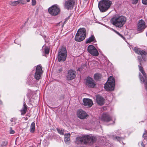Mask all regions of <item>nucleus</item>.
Segmentation results:
<instances>
[{
  "mask_svg": "<svg viewBox=\"0 0 147 147\" xmlns=\"http://www.w3.org/2000/svg\"><path fill=\"white\" fill-rule=\"evenodd\" d=\"M134 50L137 54L140 55L142 56V57L139 56H138V60L140 63V65H138L139 70L142 74L143 76V77H141V75L140 74V78L141 82L144 83L145 88L146 90L147 91V78L146 74L143 70L142 67L141 66L142 63V58L143 60L145 61L146 59L147 54L144 51L141 50L140 49L137 48L135 47L134 49Z\"/></svg>",
  "mask_w": 147,
  "mask_h": 147,
  "instance_id": "1",
  "label": "nucleus"
},
{
  "mask_svg": "<svg viewBox=\"0 0 147 147\" xmlns=\"http://www.w3.org/2000/svg\"><path fill=\"white\" fill-rule=\"evenodd\" d=\"M96 140L95 137L91 135H85L80 136L76 138L75 141L76 144L78 145L83 144L91 145Z\"/></svg>",
  "mask_w": 147,
  "mask_h": 147,
  "instance_id": "2",
  "label": "nucleus"
},
{
  "mask_svg": "<svg viewBox=\"0 0 147 147\" xmlns=\"http://www.w3.org/2000/svg\"><path fill=\"white\" fill-rule=\"evenodd\" d=\"M126 21V18L122 16L114 17L111 20L113 24L116 27L121 28L125 24Z\"/></svg>",
  "mask_w": 147,
  "mask_h": 147,
  "instance_id": "3",
  "label": "nucleus"
},
{
  "mask_svg": "<svg viewBox=\"0 0 147 147\" xmlns=\"http://www.w3.org/2000/svg\"><path fill=\"white\" fill-rule=\"evenodd\" d=\"M111 2L108 0H102L98 3V7L100 11L102 12L106 11L110 7Z\"/></svg>",
  "mask_w": 147,
  "mask_h": 147,
  "instance_id": "4",
  "label": "nucleus"
},
{
  "mask_svg": "<svg viewBox=\"0 0 147 147\" xmlns=\"http://www.w3.org/2000/svg\"><path fill=\"white\" fill-rule=\"evenodd\" d=\"M86 36V31L84 28L79 29L75 38V40L78 42H80L85 39Z\"/></svg>",
  "mask_w": 147,
  "mask_h": 147,
  "instance_id": "5",
  "label": "nucleus"
},
{
  "mask_svg": "<svg viewBox=\"0 0 147 147\" xmlns=\"http://www.w3.org/2000/svg\"><path fill=\"white\" fill-rule=\"evenodd\" d=\"M115 86V80L113 77L110 76L107 82L104 85L105 89L107 91H112L114 90Z\"/></svg>",
  "mask_w": 147,
  "mask_h": 147,
  "instance_id": "6",
  "label": "nucleus"
},
{
  "mask_svg": "<svg viewBox=\"0 0 147 147\" xmlns=\"http://www.w3.org/2000/svg\"><path fill=\"white\" fill-rule=\"evenodd\" d=\"M67 56V52L65 47H62L59 50L58 53V60L59 62L65 61Z\"/></svg>",
  "mask_w": 147,
  "mask_h": 147,
  "instance_id": "7",
  "label": "nucleus"
},
{
  "mask_svg": "<svg viewBox=\"0 0 147 147\" xmlns=\"http://www.w3.org/2000/svg\"><path fill=\"white\" fill-rule=\"evenodd\" d=\"M48 11L51 15L55 16L59 13L60 9L57 5H54L50 7L48 9Z\"/></svg>",
  "mask_w": 147,
  "mask_h": 147,
  "instance_id": "8",
  "label": "nucleus"
},
{
  "mask_svg": "<svg viewBox=\"0 0 147 147\" xmlns=\"http://www.w3.org/2000/svg\"><path fill=\"white\" fill-rule=\"evenodd\" d=\"M75 3L74 0H65L64 3V7L68 9H71L74 6Z\"/></svg>",
  "mask_w": 147,
  "mask_h": 147,
  "instance_id": "9",
  "label": "nucleus"
},
{
  "mask_svg": "<svg viewBox=\"0 0 147 147\" xmlns=\"http://www.w3.org/2000/svg\"><path fill=\"white\" fill-rule=\"evenodd\" d=\"M88 52L92 55L96 56L98 55V53L95 48L92 45H89L88 47Z\"/></svg>",
  "mask_w": 147,
  "mask_h": 147,
  "instance_id": "10",
  "label": "nucleus"
},
{
  "mask_svg": "<svg viewBox=\"0 0 147 147\" xmlns=\"http://www.w3.org/2000/svg\"><path fill=\"white\" fill-rule=\"evenodd\" d=\"M42 72L41 67L40 65H37L36 67L34 75V78L36 80H39L40 79Z\"/></svg>",
  "mask_w": 147,
  "mask_h": 147,
  "instance_id": "11",
  "label": "nucleus"
},
{
  "mask_svg": "<svg viewBox=\"0 0 147 147\" xmlns=\"http://www.w3.org/2000/svg\"><path fill=\"white\" fill-rule=\"evenodd\" d=\"M138 31L142 32L146 27V24L144 21L142 20H140L138 24Z\"/></svg>",
  "mask_w": 147,
  "mask_h": 147,
  "instance_id": "12",
  "label": "nucleus"
},
{
  "mask_svg": "<svg viewBox=\"0 0 147 147\" xmlns=\"http://www.w3.org/2000/svg\"><path fill=\"white\" fill-rule=\"evenodd\" d=\"M100 119L101 121L106 122H108L112 120V118L107 113L102 114Z\"/></svg>",
  "mask_w": 147,
  "mask_h": 147,
  "instance_id": "13",
  "label": "nucleus"
},
{
  "mask_svg": "<svg viewBox=\"0 0 147 147\" xmlns=\"http://www.w3.org/2000/svg\"><path fill=\"white\" fill-rule=\"evenodd\" d=\"M76 75V72L72 70L69 71L67 76V79L68 80H72L74 79Z\"/></svg>",
  "mask_w": 147,
  "mask_h": 147,
  "instance_id": "14",
  "label": "nucleus"
},
{
  "mask_svg": "<svg viewBox=\"0 0 147 147\" xmlns=\"http://www.w3.org/2000/svg\"><path fill=\"white\" fill-rule=\"evenodd\" d=\"M86 84L88 87H94L95 85L93 79L89 77H87L86 80Z\"/></svg>",
  "mask_w": 147,
  "mask_h": 147,
  "instance_id": "15",
  "label": "nucleus"
},
{
  "mask_svg": "<svg viewBox=\"0 0 147 147\" xmlns=\"http://www.w3.org/2000/svg\"><path fill=\"white\" fill-rule=\"evenodd\" d=\"M78 117L81 119H84L87 117L88 115L86 113L82 110H79L77 112Z\"/></svg>",
  "mask_w": 147,
  "mask_h": 147,
  "instance_id": "16",
  "label": "nucleus"
},
{
  "mask_svg": "<svg viewBox=\"0 0 147 147\" xmlns=\"http://www.w3.org/2000/svg\"><path fill=\"white\" fill-rule=\"evenodd\" d=\"M84 105L87 107H90L93 105L92 101L88 98H84L83 100Z\"/></svg>",
  "mask_w": 147,
  "mask_h": 147,
  "instance_id": "17",
  "label": "nucleus"
},
{
  "mask_svg": "<svg viewBox=\"0 0 147 147\" xmlns=\"http://www.w3.org/2000/svg\"><path fill=\"white\" fill-rule=\"evenodd\" d=\"M96 101L97 103L99 105H102L104 103V99L99 95L96 96Z\"/></svg>",
  "mask_w": 147,
  "mask_h": 147,
  "instance_id": "18",
  "label": "nucleus"
},
{
  "mask_svg": "<svg viewBox=\"0 0 147 147\" xmlns=\"http://www.w3.org/2000/svg\"><path fill=\"white\" fill-rule=\"evenodd\" d=\"M27 110V107L26 104L25 102H24L23 104V107L22 108V109L20 111L21 112V114L22 115H24Z\"/></svg>",
  "mask_w": 147,
  "mask_h": 147,
  "instance_id": "19",
  "label": "nucleus"
},
{
  "mask_svg": "<svg viewBox=\"0 0 147 147\" xmlns=\"http://www.w3.org/2000/svg\"><path fill=\"white\" fill-rule=\"evenodd\" d=\"M96 42L95 38L94 35H91L86 40V43L91 42Z\"/></svg>",
  "mask_w": 147,
  "mask_h": 147,
  "instance_id": "20",
  "label": "nucleus"
},
{
  "mask_svg": "<svg viewBox=\"0 0 147 147\" xmlns=\"http://www.w3.org/2000/svg\"><path fill=\"white\" fill-rule=\"evenodd\" d=\"M70 134H65L64 135V141L67 143H68L70 140Z\"/></svg>",
  "mask_w": 147,
  "mask_h": 147,
  "instance_id": "21",
  "label": "nucleus"
},
{
  "mask_svg": "<svg viewBox=\"0 0 147 147\" xmlns=\"http://www.w3.org/2000/svg\"><path fill=\"white\" fill-rule=\"evenodd\" d=\"M101 75L98 73L94 75V78L95 80H99L101 78Z\"/></svg>",
  "mask_w": 147,
  "mask_h": 147,
  "instance_id": "22",
  "label": "nucleus"
},
{
  "mask_svg": "<svg viewBox=\"0 0 147 147\" xmlns=\"http://www.w3.org/2000/svg\"><path fill=\"white\" fill-rule=\"evenodd\" d=\"M30 132L33 133L35 130V123L34 122H32L30 126Z\"/></svg>",
  "mask_w": 147,
  "mask_h": 147,
  "instance_id": "23",
  "label": "nucleus"
},
{
  "mask_svg": "<svg viewBox=\"0 0 147 147\" xmlns=\"http://www.w3.org/2000/svg\"><path fill=\"white\" fill-rule=\"evenodd\" d=\"M32 78L31 75H30L29 76L28 78V82H30V83L31 85L34 84V80L32 79Z\"/></svg>",
  "mask_w": 147,
  "mask_h": 147,
  "instance_id": "24",
  "label": "nucleus"
},
{
  "mask_svg": "<svg viewBox=\"0 0 147 147\" xmlns=\"http://www.w3.org/2000/svg\"><path fill=\"white\" fill-rule=\"evenodd\" d=\"M17 120V119L16 118H11L10 120L11 123V125L12 126L15 125L16 124V121Z\"/></svg>",
  "mask_w": 147,
  "mask_h": 147,
  "instance_id": "25",
  "label": "nucleus"
},
{
  "mask_svg": "<svg viewBox=\"0 0 147 147\" xmlns=\"http://www.w3.org/2000/svg\"><path fill=\"white\" fill-rule=\"evenodd\" d=\"M57 130L58 133L61 135H63L64 134V131L63 129L60 128H57Z\"/></svg>",
  "mask_w": 147,
  "mask_h": 147,
  "instance_id": "26",
  "label": "nucleus"
},
{
  "mask_svg": "<svg viewBox=\"0 0 147 147\" xmlns=\"http://www.w3.org/2000/svg\"><path fill=\"white\" fill-rule=\"evenodd\" d=\"M17 4L22 5L25 4L26 3V2L24 0H18L17 1Z\"/></svg>",
  "mask_w": 147,
  "mask_h": 147,
  "instance_id": "27",
  "label": "nucleus"
},
{
  "mask_svg": "<svg viewBox=\"0 0 147 147\" xmlns=\"http://www.w3.org/2000/svg\"><path fill=\"white\" fill-rule=\"evenodd\" d=\"M9 4L13 6L17 5H18L17 1H11L9 3Z\"/></svg>",
  "mask_w": 147,
  "mask_h": 147,
  "instance_id": "28",
  "label": "nucleus"
},
{
  "mask_svg": "<svg viewBox=\"0 0 147 147\" xmlns=\"http://www.w3.org/2000/svg\"><path fill=\"white\" fill-rule=\"evenodd\" d=\"M7 141H3L1 144V147L6 146L7 145Z\"/></svg>",
  "mask_w": 147,
  "mask_h": 147,
  "instance_id": "29",
  "label": "nucleus"
},
{
  "mask_svg": "<svg viewBox=\"0 0 147 147\" xmlns=\"http://www.w3.org/2000/svg\"><path fill=\"white\" fill-rule=\"evenodd\" d=\"M115 139L118 141H119L120 143H121V141L123 139V138L117 136L116 137Z\"/></svg>",
  "mask_w": 147,
  "mask_h": 147,
  "instance_id": "30",
  "label": "nucleus"
},
{
  "mask_svg": "<svg viewBox=\"0 0 147 147\" xmlns=\"http://www.w3.org/2000/svg\"><path fill=\"white\" fill-rule=\"evenodd\" d=\"M143 137L144 138V139L147 138V131H146L145 130V132L143 134Z\"/></svg>",
  "mask_w": 147,
  "mask_h": 147,
  "instance_id": "31",
  "label": "nucleus"
},
{
  "mask_svg": "<svg viewBox=\"0 0 147 147\" xmlns=\"http://www.w3.org/2000/svg\"><path fill=\"white\" fill-rule=\"evenodd\" d=\"M31 3L32 6H34L36 4V0H32Z\"/></svg>",
  "mask_w": 147,
  "mask_h": 147,
  "instance_id": "32",
  "label": "nucleus"
},
{
  "mask_svg": "<svg viewBox=\"0 0 147 147\" xmlns=\"http://www.w3.org/2000/svg\"><path fill=\"white\" fill-rule=\"evenodd\" d=\"M45 51L46 54H48L49 53V50L48 48H46L45 49Z\"/></svg>",
  "mask_w": 147,
  "mask_h": 147,
  "instance_id": "33",
  "label": "nucleus"
},
{
  "mask_svg": "<svg viewBox=\"0 0 147 147\" xmlns=\"http://www.w3.org/2000/svg\"><path fill=\"white\" fill-rule=\"evenodd\" d=\"M138 0H132V3L133 4H136L138 2Z\"/></svg>",
  "mask_w": 147,
  "mask_h": 147,
  "instance_id": "34",
  "label": "nucleus"
},
{
  "mask_svg": "<svg viewBox=\"0 0 147 147\" xmlns=\"http://www.w3.org/2000/svg\"><path fill=\"white\" fill-rule=\"evenodd\" d=\"M10 134H13L15 133V131L12 129L11 127H10Z\"/></svg>",
  "mask_w": 147,
  "mask_h": 147,
  "instance_id": "35",
  "label": "nucleus"
},
{
  "mask_svg": "<svg viewBox=\"0 0 147 147\" xmlns=\"http://www.w3.org/2000/svg\"><path fill=\"white\" fill-rule=\"evenodd\" d=\"M142 3L144 4H147V0H142Z\"/></svg>",
  "mask_w": 147,
  "mask_h": 147,
  "instance_id": "36",
  "label": "nucleus"
},
{
  "mask_svg": "<svg viewBox=\"0 0 147 147\" xmlns=\"http://www.w3.org/2000/svg\"><path fill=\"white\" fill-rule=\"evenodd\" d=\"M119 36H120L121 37H122L123 38V39H125V38H124V37L122 35H121L120 34H119Z\"/></svg>",
  "mask_w": 147,
  "mask_h": 147,
  "instance_id": "37",
  "label": "nucleus"
},
{
  "mask_svg": "<svg viewBox=\"0 0 147 147\" xmlns=\"http://www.w3.org/2000/svg\"><path fill=\"white\" fill-rule=\"evenodd\" d=\"M141 145H142V147H145L144 145V144L143 143V142H142V143Z\"/></svg>",
  "mask_w": 147,
  "mask_h": 147,
  "instance_id": "38",
  "label": "nucleus"
},
{
  "mask_svg": "<svg viewBox=\"0 0 147 147\" xmlns=\"http://www.w3.org/2000/svg\"><path fill=\"white\" fill-rule=\"evenodd\" d=\"M64 98V96H62L60 98H59V99H62Z\"/></svg>",
  "mask_w": 147,
  "mask_h": 147,
  "instance_id": "39",
  "label": "nucleus"
},
{
  "mask_svg": "<svg viewBox=\"0 0 147 147\" xmlns=\"http://www.w3.org/2000/svg\"><path fill=\"white\" fill-rule=\"evenodd\" d=\"M115 32L117 34H118V35H119V34H120V33H119V32H118L117 31H115Z\"/></svg>",
  "mask_w": 147,
  "mask_h": 147,
  "instance_id": "40",
  "label": "nucleus"
},
{
  "mask_svg": "<svg viewBox=\"0 0 147 147\" xmlns=\"http://www.w3.org/2000/svg\"><path fill=\"white\" fill-rule=\"evenodd\" d=\"M2 104V101L0 100V105H1Z\"/></svg>",
  "mask_w": 147,
  "mask_h": 147,
  "instance_id": "41",
  "label": "nucleus"
},
{
  "mask_svg": "<svg viewBox=\"0 0 147 147\" xmlns=\"http://www.w3.org/2000/svg\"><path fill=\"white\" fill-rule=\"evenodd\" d=\"M27 2H29L30 1V0H26Z\"/></svg>",
  "mask_w": 147,
  "mask_h": 147,
  "instance_id": "42",
  "label": "nucleus"
},
{
  "mask_svg": "<svg viewBox=\"0 0 147 147\" xmlns=\"http://www.w3.org/2000/svg\"><path fill=\"white\" fill-rule=\"evenodd\" d=\"M81 69V68H79V69H78L80 71Z\"/></svg>",
  "mask_w": 147,
  "mask_h": 147,
  "instance_id": "43",
  "label": "nucleus"
},
{
  "mask_svg": "<svg viewBox=\"0 0 147 147\" xmlns=\"http://www.w3.org/2000/svg\"><path fill=\"white\" fill-rule=\"evenodd\" d=\"M29 147H34L32 146H29Z\"/></svg>",
  "mask_w": 147,
  "mask_h": 147,
  "instance_id": "44",
  "label": "nucleus"
},
{
  "mask_svg": "<svg viewBox=\"0 0 147 147\" xmlns=\"http://www.w3.org/2000/svg\"><path fill=\"white\" fill-rule=\"evenodd\" d=\"M95 147H98V146H95Z\"/></svg>",
  "mask_w": 147,
  "mask_h": 147,
  "instance_id": "45",
  "label": "nucleus"
}]
</instances>
